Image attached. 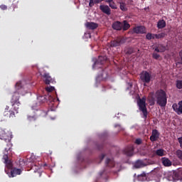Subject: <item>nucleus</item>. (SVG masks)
<instances>
[{"mask_svg":"<svg viewBox=\"0 0 182 182\" xmlns=\"http://www.w3.org/2000/svg\"><path fill=\"white\" fill-rule=\"evenodd\" d=\"M11 151L12 150H11V144H7V147L5 148L4 151L3 160H4V163L6 164L7 168L11 170L10 172L5 170V172L6 174H8L9 178L16 177L17 176H20V174L22 173V169L17 168H12V161L9 160V156H8Z\"/></svg>","mask_w":182,"mask_h":182,"instance_id":"nucleus-1","label":"nucleus"},{"mask_svg":"<svg viewBox=\"0 0 182 182\" xmlns=\"http://www.w3.org/2000/svg\"><path fill=\"white\" fill-rule=\"evenodd\" d=\"M155 97L156 103L160 107H166L167 105V93L164 90H159L156 92Z\"/></svg>","mask_w":182,"mask_h":182,"instance_id":"nucleus-2","label":"nucleus"},{"mask_svg":"<svg viewBox=\"0 0 182 182\" xmlns=\"http://www.w3.org/2000/svg\"><path fill=\"white\" fill-rule=\"evenodd\" d=\"M137 105L139 107V110L143 113L144 119L146 120L147 116H149V112H147V107H146V98H139L137 100Z\"/></svg>","mask_w":182,"mask_h":182,"instance_id":"nucleus-3","label":"nucleus"},{"mask_svg":"<svg viewBox=\"0 0 182 182\" xmlns=\"http://www.w3.org/2000/svg\"><path fill=\"white\" fill-rule=\"evenodd\" d=\"M112 29L114 31H127L130 28V24L127 21H124L123 22L115 21L112 23Z\"/></svg>","mask_w":182,"mask_h":182,"instance_id":"nucleus-4","label":"nucleus"},{"mask_svg":"<svg viewBox=\"0 0 182 182\" xmlns=\"http://www.w3.org/2000/svg\"><path fill=\"white\" fill-rule=\"evenodd\" d=\"M11 103L14 107V110H15L16 113H18L19 106H21V102H19V92L14 93L11 100Z\"/></svg>","mask_w":182,"mask_h":182,"instance_id":"nucleus-5","label":"nucleus"},{"mask_svg":"<svg viewBox=\"0 0 182 182\" xmlns=\"http://www.w3.org/2000/svg\"><path fill=\"white\" fill-rule=\"evenodd\" d=\"M168 180L169 181H178V180H181L182 181V169L178 171L169 173Z\"/></svg>","mask_w":182,"mask_h":182,"instance_id":"nucleus-6","label":"nucleus"},{"mask_svg":"<svg viewBox=\"0 0 182 182\" xmlns=\"http://www.w3.org/2000/svg\"><path fill=\"white\" fill-rule=\"evenodd\" d=\"M140 79L141 82H143L144 86H146V85H149L150 82H151V79H153V77L151 76V74H150L147 71H143L140 74Z\"/></svg>","mask_w":182,"mask_h":182,"instance_id":"nucleus-7","label":"nucleus"},{"mask_svg":"<svg viewBox=\"0 0 182 182\" xmlns=\"http://www.w3.org/2000/svg\"><path fill=\"white\" fill-rule=\"evenodd\" d=\"M12 139V134L6 129H1L0 131V139L4 140L6 143H10Z\"/></svg>","mask_w":182,"mask_h":182,"instance_id":"nucleus-8","label":"nucleus"},{"mask_svg":"<svg viewBox=\"0 0 182 182\" xmlns=\"http://www.w3.org/2000/svg\"><path fill=\"white\" fill-rule=\"evenodd\" d=\"M106 60H107V57L102 55L99 56L98 59L95 61L94 65H92L93 69L102 68V66L105 65Z\"/></svg>","mask_w":182,"mask_h":182,"instance_id":"nucleus-9","label":"nucleus"},{"mask_svg":"<svg viewBox=\"0 0 182 182\" xmlns=\"http://www.w3.org/2000/svg\"><path fill=\"white\" fill-rule=\"evenodd\" d=\"M107 77H109L107 71L106 70H102L101 73L97 76V82H105V80H107Z\"/></svg>","mask_w":182,"mask_h":182,"instance_id":"nucleus-10","label":"nucleus"},{"mask_svg":"<svg viewBox=\"0 0 182 182\" xmlns=\"http://www.w3.org/2000/svg\"><path fill=\"white\" fill-rule=\"evenodd\" d=\"M3 114L5 117H7V119H14V117H15V112L9 109V106L6 107Z\"/></svg>","mask_w":182,"mask_h":182,"instance_id":"nucleus-11","label":"nucleus"},{"mask_svg":"<svg viewBox=\"0 0 182 182\" xmlns=\"http://www.w3.org/2000/svg\"><path fill=\"white\" fill-rule=\"evenodd\" d=\"M172 109L176 113H177V114H182V100L180 101L178 104H173Z\"/></svg>","mask_w":182,"mask_h":182,"instance_id":"nucleus-12","label":"nucleus"},{"mask_svg":"<svg viewBox=\"0 0 182 182\" xmlns=\"http://www.w3.org/2000/svg\"><path fill=\"white\" fill-rule=\"evenodd\" d=\"M123 43H124V40L122 38H117L116 40L110 42V46L111 48H116L123 45Z\"/></svg>","mask_w":182,"mask_h":182,"instance_id":"nucleus-13","label":"nucleus"},{"mask_svg":"<svg viewBox=\"0 0 182 182\" xmlns=\"http://www.w3.org/2000/svg\"><path fill=\"white\" fill-rule=\"evenodd\" d=\"M100 9L103 14H105V15H112V10L110 9V7H109V6L107 5H100Z\"/></svg>","mask_w":182,"mask_h":182,"instance_id":"nucleus-14","label":"nucleus"},{"mask_svg":"<svg viewBox=\"0 0 182 182\" xmlns=\"http://www.w3.org/2000/svg\"><path fill=\"white\" fill-rule=\"evenodd\" d=\"M123 153L125 156H132L134 153V148L132 146H127L123 150Z\"/></svg>","mask_w":182,"mask_h":182,"instance_id":"nucleus-15","label":"nucleus"},{"mask_svg":"<svg viewBox=\"0 0 182 182\" xmlns=\"http://www.w3.org/2000/svg\"><path fill=\"white\" fill-rule=\"evenodd\" d=\"M159 136H160L159 131H157V129H153L151 136H150L149 139L151 141H156L157 139L159 138Z\"/></svg>","mask_w":182,"mask_h":182,"instance_id":"nucleus-16","label":"nucleus"},{"mask_svg":"<svg viewBox=\"0 0 182 182\" xmlns=\"http://www.w3.org/2000/svg\"><path fill=\"white\" fill-rule=\"evenodd\" d=\"M134 33H146V27L143 26H136L135 28H134Z\"/></svg>","mask_w":182,"mask_h":182,"instance_id":"nucleus-17","label":"nucleus"},{"mask_svg":"<svg viewBox=\"0 0 182 182\" xmlns=\"http://www.w3.org/2000/svg\"><path fill=\"white\" fill-rule=\"evenodd\" d=\"M85 26L86 28H87V29H91L92 31H94V29H97L99 24L93 22H87L85 23Z\"/></svg>","mask_w":182,"mask_h":182,"instance_id":"nucleus-18","label":"nucleus"},{"mask_svg":"<svg viewBox=\"0 0 182 182\" xmlns=\"http://www.w3.org/2000/svg\"><path fill=\"white\" fill-rule=\"evenodd\" d=\"M154 52H157L158 53H163L164 52H166V46H164L163 44H158L154 48Z\"/></svg>","mask_w":182,"mask_h":182,"instance_id":"nucleus-19","label":"nucleus"},{"mask_svg":"<svg viewBox=\"0 0 182 182\" xmlns=\"http://www.w3.org/2000/svg\"><path fill=\"white\" fill-rule=\"evenodd\" d=\"M43 77H44V82L46 83V85H50V83H53V79L52 78V77H50V75L48 73H45L43 75Z\"/></svg>","mask_w":182,"mask_h":182,"instance_id":"nucleus-20","label":"nucleus"},{"mask_svg":"<svg viewBox=\"0 0 182 182\" xmlns=\"http://www.w3.org/2000/svg\"><path fill=\"white\" fill-rule=\"evenodd\" d=\"M105 164L107 167L111 168L114 167V160L112 158H107L105 161Z\"/></svg>","mask_w":182,"mask_h":182,"instance_id":"nucleus-21","label":"nucleus"},{"mask_svg":"<svg viewBox=\"0 0 182 182\" xmlns=\"http://www.w3.org/2000/svg\"><path fill=\"white\" fill-rule=\"evenodd\" d=\"M161 161H162V164L165 167H170V166H171V161H170V159H168V158H166V157L162 158Z\"/></svg>","mask_w":182,"mask_h":182,"instance_id":"nucleus-22","label":"nucleus"},{"mask_svg":"<svg viewBox=\"0 0 182 182\" xmlns=\"http://www.w3.org/2000/svg\"><path fill=\"white\" fill-rule=\"evenodd\" d=\"M145 166L146 164H144V162H143V161L139 160L136 162H135L134 167H135V168H141Z\"/></svg>","mask_w":182,"mask_h":182,"instance_id":"nucleus-23","label":"nucleus"},{"mask_svg":"<svg viewBox=\"0 0 182 182\" xmlns=\"http://www.w3.org/2000/svg\"><path fill=\"white\" fill-rule=\"evenodd\" d=\"M157 28L159 29H163L166 28V21L164 20H159L157 23Z\"/></svg>","mask_w":182,"mask_h":182,"instance_id":"nucleus-24","label":"nucleus"},{"mask_svg":"<svg viewBox=\"0 0 182 182\" xmlns=\"http://www.w3.org/2000/svg\"><path fill=\"white\" fill-rule=\"evenodd\" d=\"M119 9H120L121 11H122L123 12L127 11V6L126 5V3H124V2H123V1H120V2H119Z\"/></svg>","mask_w":182,"mask_h":182,"instance_id":"nucleus-25","label":"nucleus"},{"mask_svg":"<svg viewBox=\"0 0 182 182\" xmlns=\"http://www.w3.org/2000/svg\"><path fill=\"white\" fill-rule=\"evenodd\" d=\"M165 151L163 149H157L155 152V154L156 156H159V157H163L164 156Z\"/></svg>","mask_w":182,"mask_h":182,"instance_id":"nucleus-26","label":"nucleus"},{"mask_svg":"<svg viewBox=\"0 0 182 182\" xmlns=\"http://www.w3.org/2000/svg\"><path fill=\"white\" fill-rule=\"evenodd\" d=\"M139 181H146L147 180V176L145 173H141V175H138Z\"/></svg>","mask_w":182,"mask_h":182,"instance_id":"nucleus-27","label":"nucleus"},{"mask_svg":"<svg viewBox=\"0 0 182 182\" xmlns=\"http://www.w3.org/2000/svg\"><path fill=\"white\" fill-rule=\"evenodd\" d=\"M103 0H90L89 6L92 8V6H95V4H100Z\"/></svg>","mask_w":182,"mask_h":182,"instance_id":"nucleus-28","label":"nucleus"},{"mask_svg":"<svg viewBox=\"0 0 182 182\" xmlns=\"http://www.w3.org/2000/svg\"><path fill=\"white\" fill-rule=\"evenodd\" d=\"M107 2L109 4V6L112 8V9H117V6H116V3L113 2V1L107 0Z\"/></svg>","mask_w":182,"mask_h":182,"instance_id":"nucleus-29","label":"nucleus"},{"mask_svg":"<svg viewBox=\"0 0 182 182\" xmlns=\"http://www.w3.org/2000/svg\"><path fill=\"white\" fill-rule=\"evenodd\" d=\"M23 85H22V82L19 81L18 82H16V89L17 90H21V89H23Z\"/></svg>","mask_w":182,"mask_h":182,"instance_id":"nucleus-30","label":"nucleus"},{"mask_svg":"<svg viewBox=\"0 0 182 182\" xmlns=\"http://www.w3.org/2000/svg\"><path fill=\"white\" fill-rule=\"evenodd\" d=\"M155 37L156 39H163V38L166 37V33H161L159 34H156Z\"/></svg>","mask_w":182,"mask_h":182,"instance_id":"nucleus-31","label":"nucleus"},{"mask_svg":"<svg viewBox=\"0 0 182 182\" xmlns=\"http://www.w3.org/2000/svg\"><path fill=\"white\" fill-rule=\"evenodd\" d=\"M152 58L153 59H155L156 60H159V59H160V55L157 53H156V51H154L152 53Z\"/></svg>","mask_w":182,"mask_h":182,"instance_id":"nucleus-32","label":"nucleus"},{"mask_svg":"<svg viewBox=\"0 0 182 182\" xmlns=\"http://www.w3.org/2000/svg\"><path fill=\"white\" fill-rule=\"evenodd\" d=\"M38 100L40 103H45L46 102V97L45 96L38 97Z\"/></svg>","mask_w":182,"mask_h":182,"instance_id":"nucleus-33","label":"nucleus"},{"mask_svg":"<svg viewBox=\"0 0 182 182\" xmlns=\"http://www.w3.org/2000/svg\"><path fill=\"white\" fill-rule=\"evenodd\" d=\"M176 87L177 89H182V80H176Z\"/></svg>","mask_w":182,"mask_h":182,"instance_id":"nucleus-34","label":"nucleus"},{"mask_svg":"<svg viewBox=\"0 0 182 182\" xmlns=\"http://www.w3.org/2000/svg\"><path fill=\"white\" fill-rule=\"evenodd\" d=\"M176 156H177L178 159H179V160H181L182 159V151L180 149H178L176 151Z\"/></svg>","mask_w":182,"mask_h":182,"instance_id":"nucleus-35","label":"nucleus"},{"mask_svg":"<svg viewBox=\"0 0 182 182\" xmlns=\"http://www.w3.org/2000/svg\"><path fill=\"white\" fill-rule=\"evenodd\" d=\"M28 122H35V120H36V116H28Z\"/></svg>","mask_w":182,"mask_h":182,"instance_id":"nucleus-36","label":"nucleus"},{"mask_svg":"<svg viewBox=\"0 0 182 182\" xmlns=\"http://www.w3.org/2000/svg\"><path fill=\"white\" fill-rule=\"evenodd\" d=\"M0 9H1V11H6V9H8V6L5 4H1L0 5Z\"/></svg>","mask_w":182,"mask_h":182,"instance_id":"nucleus-37","label":"nucleus"},{"mask_svg":"<svg viewBox=\"0 0 182 182\" xmlns=\"http://www.w3.org/2000/svg\"><path fill=\"white\" fill-rule=\"evenodd\" d=\"M46 90L47 92H53V90H55V87H47Z\"/></svg>","mask_w":182,"mask_h":182,"instance_id":"nucleus-38","label":"nucleus"},{"mask_svg":"<svg viewBox=\"0 0 182 182\" xmlns=\"http://www.w3.org/2000/svg\"><path fill=\"white\" fill-rule=\"evenodd\" d=\"M134 53V50L133 48H129L127 51V55H132V53Z\"/></svg>","mask_w":182,"mask_h":182,"instance_id":"nucleus-39","label":"nucleus"},{"mask_svg":"<svg viewBox=\"0 0 182 182\" xmlns=\"http://www.w3.org/2000/svg\"><path fill=\"white\" fill-rule=\"evenodd\" d=\"M152 33H148L146 36V39H148V41H151V36H152Z\"/></svg>","mask_w":182,"mask_h":182,"instance_id":"nucleus-40","label":"nucleus"},{"mask_svg":"<svg viewBox=\"0 0 182 182\" xmlns=\"http://www.w3.org/2000/svg\"><path fill=\"white\" fill-rule=\"evenodd\" d=\"M178 141L180 144V147L182 149V136L178 138Z\"/></svg>","mask_w":182,"mask_h":182,"instance_id":"nucleus-41","label":"nucleus"},{"mask_svg":"<svg viewBox=\"0 0 182 182\" xmlns=\"http://www.w3.org/2000/svg\"><path fill=\"white\" fill-rule=\"evenodd\" d=\"M135 143L136 144L140 145L141 144V139H136Z\"/></svg>","mask_w":182,"mask_h":182,"instance_id":"nucleus-42","label":"nucleus"},{"mask_svg":"<svg viewBox=\"0 0 182 182\" xmlns=\"http://www.w3.org/2000/svg\"><path fill=\"white\" fill-rule=\"evenodd\" d=\"M105 155L103 154L100 156V163H102V161H103V159H105Z\"/></svg>","mask_w":182,"mask_h":182,"instance_id":"nucleus-43","label":"nucleus"},{"mask_svg":"<svg viewBox=\"0 0 182 182\" xmlns=\"http://www.w3.org/2000/svg\"><path fill=\"white\" fill-rule=\"evenodd\" d=\"M114 127H119V131L123 130V128H122V127L119 124H115Z\"/></svg>","mask_w":182,"mask_h":182,"instance_id":"nucleus-44","label":"nucleus"},{"mask_svg":"<svg viewBox=\"0 0 182 182\" xmlns=\"http://www.w3.org/2000/svg\"><path fill=\"white\" fill-rule=\"evenodd\" d=\"M179 56H180L181 62V65H182V50L179 52Z\"/></svg>","mask_w":182,"mask_h":182,"instance_id":"nucleus-45","label":"nucleus"},{"mask_svg":"<svg viewBox=\"0 0 182 182\" xmlns=\"http://www.w3.org/2000/svg\"><path fill=\"white\" fill-rule=\"evenodd\" d=\"M97 147L98 150H102V149H103V144L98 145Z\"/></svg>","mask_w":182,"mask_h":182,"instance_id":"nucleus-46","label":"nucleus"},{"mask_svg":"<svg viewBox=\"0 0 182 182\" xmlns=\"http://www.w3.org/2000/svg\"><path fill=\"white\" fill-rule=\"evenodd\" d=\"M156 34H152L151 39H156Z\"/></svg>","mask_w":182,"mask_h":182,"instance_id":"nucleus-47","label":"nucleus"},{"mask_svg":"<svg viewBox=\"0 0 182 182\" xmlns=\"http://www.w3.org/2000/svg\"><path fill=\"white\" fill-rule=\"evenodd\" d=\"M102 92H106V87L102 86Z\"/></svg>","mask_w":182,"mask_h":182,"instance_id":"nucleus-48","label":"nucleus"},{"mask_svg":"<svg viewBox=\"0 0 182 182\" xmlns=\"http://www.w3.org/2000/svg\"><path fill=\"white\" fill-rule=\"evenodd\" d=\"M19 163H20V164H22L25 163V161H23V159H20ZM21 163H22V164H21Z\"/></svg>","mask_w":182,"mask_h":182,"instance_id":"nucleus-49","label":"nucleus"},{"mask_svg":"<svg viewBox=\"0 0 182 182\" xmlns=\"http://www.w3.org/2000/svg\"><path fill=\"white\" fill-rule=\"evenodd\" d=\"M50 99H51V102H54L55 101V99H53V97H50Z\"/></svg>","mask_w":182,"mask_h":182,"instance_id":"nucleus-50","label":"nucleus"},{"mask_svg":"<svg viewBox=\"0 0 182 182\" xmlns=\"http://www.w3.org/2000/svg\"><path fill=\"white\" fill-rule=\"evenodd\" d=\"M102 174H103V172L100 173V176H102Z\"/></svg>","mask_w":182,"mask_h":182,"instance_id":"nucleus-51","label":"nucleus"},{"mask_svg":"<svg viewBox=\"0 0 182 182\" xmlns=\"http://www.w3.org/2000/svg\"><path fill=\"white\" fill-rule=\"evenodd\" d=\"M181 161H182V159H181Z\"/></svg>","mask_w":182,"mask_h":182,"instance_id":"nucleus-52","label":"nucleus"}]
</instances>
